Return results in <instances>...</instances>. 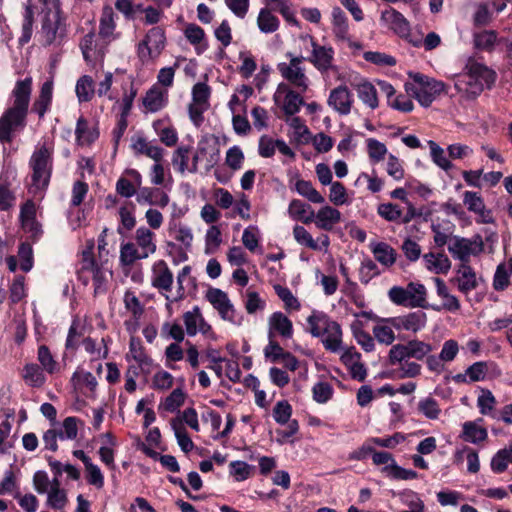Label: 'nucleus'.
Segmentation results:
<instances>
[{
	"label": "nucleus",
	"instance_id": "56",
	"mask_svg": "<svg viewBox=\"0 0 512 512\" xmlns=\"http://www.w3.org/2000/svg\"><path fill=\"white\" fill-rule=\"evenodd\" d=\"M429 146L433 162L445 171L450 170L452 168V164L445 156L444 150L434 141H429Z\"/></svg>",
	"mask_w": 512,
	"mask_h": 512
},
{
	"label": "nucleus",
	"instance_id": "50",
	"mask_svg": "<svg viewBox=\"0 0 512 512\" xmlns=\"http://www.w3.org/2000/svg\"><path fill=\"white\" fill-rule=\"evenodd\" d=\"M382 471L390 478L396 480H411L417 478L418 474L414 470L400 467L396 462L385 466Z\"/></svg>",
	"mask_w": 512,
	"mask_h": 512
},
{
	"label": "nucleus",
	"instance_id": "28",
	"mask_svg": "<svg viewBox=\"0 0 512 512\" xmlns=\"http://www.w3.org/2000/svg\"><path fill=\"white\" fill-rule=\"evenodd\" d=\"M381 19L398 35L402 37L408 35L409 23L398 11L394 9L386 10L382 13Z\"/></svg>",
	"mask_w": 512,
	"mask_h": 512
},
{
	"label": "nucleus",
	"instance_id": "15",
	"mask_svg": "<svg viewBox=\"0 0 512 512\" xmlns=\"http://www.w3.org/2000/svg\"><path fill=\"white\" fill-rule=\"evenodd\" d=\"M107 42L103 37H96L94 33H88L80 42V49L87 63H94L103 59Z\"/></svg>",
	"mask_w": 512,
	"mask_h": 512
},
{
	"label": "nucleus",
	"instance_id": "41",
	"mask_svg": "<svg viewBox=\"0 0 512 512\" xmlns=\"http://www.w3.org/2000/svg\"><path fill=\"white\" fill-rule=\"evenodd\" d=\"M170 424L177 439V443L182 451L186 453L191 451L194 448V444L187 434L184 425L181 424V421L178 419H172Z\"/></svg>",
	"mask_w": 512,
	"mask_h": 512
},
{
	"label": "nucleus",
	"instance_id": "26",
	"mask_svg": "<svg viewBox=\"0 0 512 512\" xmlns=\"http://www.w3.org/2000/svg\"><path fill=\"white\" fill-rule=\"evenodd\" d=\"M391 321L392 317L379 318L377 323L374 325L372 332L378 343L389 346L395 341V327L392 325Z\"/></svg>",
	"mask_w": 512,
	"mask_h": 512
},
{
	"label": "nucleus",
	"instance_id": "47",
	"mask_svg": "<svg viewBox=\"0 0 512 512\" xmlns=\"http://www.w3.org/2000/svg\"><path fill=\"white\" fill-rule=\"evenodd\" d=\"M112 273L108 269L95 267L93 268V286L95 295L103 294L107 291L108 282Z\"/></svg>",
	"mask_w": 512,
	"mask_h": 512
},
{
	"label": "nucleus",
	"instance_id": "8",
	"mask_svg": "<svg viewBox=\"0 0 512 512\" xmlns=\"http://www.w3.org/2000/svg\"><path fill=\"white\" fill-rule=\"evenodd\" d=\"M286 57L289 62H282L277 65V69L281 76L299 92H306L309 87V79L302 66L305 58L303 56H295L287 53Z\"/></svg>",
	"mask_w": 512,
	"mask_h": 512
},
{
	"label": "nucleus",
	"instance_id": "53",
	"mask_svg": "<svg viewBox=\"0 0 512 512\" xmlns=\"http://www.w3.org/2000/svg\"><path fill=\"white\" fill-rule=\"evenodd\" d=\"M293 236L300 245H304L312 250H321L319 243L313 239L311 234L303 226L296 225L293 228Z\"/></svg>",
	"mask_w": 512,
	"mask_h": 512
},
{
	"label": "nucleus",
	"instance_id": "57",
	"mask_svg": "<svg viewBox=\"0 0 512 512\" xmlns=\"http://www.w3.org/2000/svg\"><path fill=\"white\" fill-rule=\"evenodd\" d=\"M75 134L77 140L82 144L91 143L97 137V134L89 129L88 122L83 117H80L77 121Z\"/></svg>",
	"mask_w": 512,
	"mask_h": 512
},
{
	"label": "nucleus",
	"instance_id": "38",
	"mask_svg": "<svg viewBox=\"0 0 512 512\" xmlns=\"http://www.w3.org/2000/svg\"><path fill=\"white\" fill-rule=\"evenodd\" d=\"M53 83L46 81L42 84L38 99L33 104L34 111L43 117L52 100Z\"/></svg>",
	"mask_w": 512,
	"mask_h": 512
},
{
	"label": "nucleus",
	"instance_id": "10",
	"mask_svg": "<svg viewBox=\"0 0 512 512\" xmlns=\"http://www.w3.org/2000/svg\"><path fill=\"white\" fill-rule=\"evenodd\" d=\"M219 156L220 151L217 141L212 136H203L197 144L192 166L189 168V171L195 173L198 163H204L205 168L210 170L217 164Z\"/></svg>",
	"mask_w": 512,
	"mask_h": 512
},
{
	"label": "nucleus",
	"instance_id": "24",
	"mask_svg": "<svg viewBox=\"0 0 512 512\" xmlns=\"http://www.w3.org/2000/svg\"><path fill=\"white\" fill-rule=\"evenodd\" d=\"M314 221L318 228L331 231L336 224L340 223L341 212L336 208L325 205L317 211Z\"/></svg>",
	"mask_w": 512,
	"mask_h": 512
},
{
	"label": "nucleus",
	"instance_id": "9",
	"mask_svg": "<svg viewBox=\"0 0 512 512\" xmlns=\"http://www.w3.org/2000/svg\"><path fill=\"white\" fill-rule=\"evenodd\" d=\"M205 298L218 312L222 320L235 326L242 324L243 315L235 309L226 292L219 288H209Z\"/></svg>",
	"mask_w": 512,
	"mask_h": 512
},
{
	"label": "nucleus",
	"instance_id": "4",
	"mask_svg": "<svg viewBox=\"0 0 512 512\" xmlns=\"http://www.w3.org/2000/svg\"><path fill=\"white\" fill-rule=\"evenodd\" d=\"M307 323L311 335L322 338V343L326 350L338 353L343 349L341 326L327 314L313 311L307 318Z\"/></svg>",
	"mask_w": 512,
	"mask_h": 512
},
{
	"label": "nucleus",
	"instance_id": "2",
	"mask_svg": "<svg viewBox=\"0 0 512 512\" xmlns=\"http://www.w3.org/2000/svg\"><path fill=\"white\" fill-rule=\"evenodd\" d=\"M431 351V344L413 339L392 345L388 352V361L392 366L398 365L395 373L399 379L415 378L421 374L422 367L410 359L423 360Z\"/></svg>",
	"mask_w": 512,
	"mask_h": 512
},
{
	"label": "nucleus",
	"instance_id": "14",
	"mask_svg": "<svg viewBox=\"0 0 512 512\" xmlns=\"http://www.w3.org/2000/svg\"><path fill=\"white\" fill-rule=\"evenodd\" d=\"M142 175L136 169H125L118 178L115 190L117 194L124 198L137 196L138 191L142 188Z\"/></svg>",
	"mask_w": 512,
	"mask_h": 512
},
{
	"label": "nucleus",
	"instance_id": "62",
	"mask_svg": "<svg viewBox=\"0 0 512 512\" xmlns=\"http://www.w3.org/2000/svg\"><path fill=\"white\" fill-rule=\"evenodd\" d=\"M291 414L292 407L285 400L277 402L273 409V417L275 421L281 425L289 422Z\"/></svg>",
	"mask_w": 512,
	"mask_h": 512
},
{
	"label": "nucleus",
	"instance_id": "27",
	"mask_svg": "<svg viewBox=\"0 0 512 512\" xmlns=\"http://www.w3.org/2000/svg\"><path fill=\"white\" fill-rule=\"evenodd\" d=\"M332 31L338 41L349 42L351 40L348 18L339 7L332 10Z\"/></svg>",
	"mask_w": 512,
	"mask_h": 512
},
{
	"label": "nucleus",
	"instance_id": "36",
	"mask_svg": "<svg viewBox=\"0 0 512 512\" xmlns=\"http://www.w3.org/2000/svg\"><path fill=\"white\" fill-rule=\"evenodd\" d=\"M146 258L134 242L121 244L120 262L123 266H132L136 261Z\"/></svg>",
	"mask_w": 512,
	"mask_h": 512
},
{
	"label": "nucleus",
	"instance_id": "5",
	"mask_svg": "<svg viewBox=\"0 0 512 512\" xmlns=\"http://www.w3.org/2000/svg\"><path fill=\"white\" fill-rule=\"evenodd\" d=\"M408 75L411 81L405 83V90L424 107L430 106L445 89V84L442 81L420 73L410 72Z\"/></svg>",
	"mask_w": 512,
	"mask_h": 512
},
{
	"label": "nucleus",
	"instance_id": "25",
	"mask_svg": "<svg viewBox=\"0 0 512 512\" xmlns=\"http://www.w3.org/2000/svg\"><path fill=\"white\" fill-rule=\"evenodd\" d=\"M369 248L375 259L384 267L393 266L397 260V253L394 248L385 242H371Z\"/></svg>",
	"mask_w": 512,
	"mask_h": 512
},
{
	"label": "nucleus",
	"instance_id": "32",
	"mask_svg": "<svg viewBox=\"0 0 512 512\" xmlns=\"http://www.w3.org/2000/svg\"><path fill=\"white\" fill-rule=\"evenodd\" d=\"M480 422L482 419L467 421L463 424L462 438L464 441L478 444L487 438V430L479 424Z\"/></svg>",
	"mask_w": 512,
	"mask_h": 512
},
{
	"label": "nucleus",
	"instance_id": "52",
	"mask_svg": "<svg viewBox=\"0 0 512 512\" xmlns=\"http://www.w3.org/2000/svg\"><path fill=\"white\" fill-rule=\"evenodd\" d=\"M418 410L426 418L431 420L437 419L441 413L438 402L432 397L421 399L418 403Z\"/></svg>",
	"mask_w": 512,
	"mask_h": 512
},
{
	"label": "nucleus",
	"instance_id": "49",
	"mask_svg": "<svg viewBox=\"0 0 512 512\" xmlns=\"http://www.w3.org/2000/svg\"><path fill=\"white\" fill-rule=\"evenodd\" d=\"M23 378L25 382L33 387H40L45 382V376L42 369L36 364H27L24 367Z\"/></svg>",
	"mask_w": 512,
	"mask_h": 512
},
{
	"label": "nucleus",
	"instance_id": "13",
	"mask_svg": "<svg viewBox=\"0 0 512 512\" xmlns=\"http://www.w3.org/2000/svg\"><path fill=\"white\" fill-rule=\"evenodd\" d=\"M64 33L65 28L61 20L60 11L43 15L41 34L45 45L59 42L63 38Z\"/></svg>",
	"mask_w": 512,
	"mask_h": 512
},
{
	"label": "nucleus",
	"instance_id": "34",
	"mask_svg": "<svg viewBox=\"0 0 512 512\" xmlns=\"http://www.w3.org/2000/svg\"><path fill=\"white\" fill-rule=\"evenodd\" d=\"M425 267L434 273H447L451 267L449 258L442 254L427 253L423 256Z\"/></svg>",
	"mask_w": 512,
	"mask_h": 512
},
{
	"label": "nucleus",
	"instance_id": "39",
	"mask_svg": "<svg viewBox=\"0 0 512 512\" xmlns=\"http://www.w3.org/2000/svg\"><path fill=\"white\" fill-rule=\"evenodd\" d=\"M359 99L371 109L378 107L376 88L369 82L364 81L356 86Z\"/></svg>",
	"mask_w": 512,
	"mask_h": 512
},
{
	"label": "nucleus",
	"instance_id": "11",
	"mask_svg": "<svg viewBox=\"0 0 512 512\" xmlns=\"http://www.w3.org/2000/svg\"><path fill=\"white\" fill-rule=\"evenodd\" d=\"M165 33L160 27L151 28L138 45L139 57L143 60L157 58L165 47Z\"/></svg>",
	"mask_w": 512,
	"mask_h": 512
},
{
	"label": "nucleus",
	"instance_id": "23",
	"mask_svg": "<svg viewBox=\"0 0 512 512\" xmlns=\"http://www.w3.org/2000/svg\"><path fill=\"white\" fill-rule=\"evenodd\" d=\"M137 202L140 205L148 204L164 208L169 203V196L167 193L158 188L142 187L137 193Z\"/></svg>",
	"mask_w": 512,
	"mask_h": 512
},
{
	"label": "nucleus",
	"instance_id": "33",
	"mask_svg": "<svg viewBox=\"0 0 512 512\" xmlns=\"http://www.w3.org/2000/svg\"><path fill=\"white\" fill-rule=\"evenodd\" d=\"M167 95V91L154 86L146 93L143 104L148 111L157 112L166 105Z\"/></svg>",
	"mask_w": 512,
	"mask_h": 512
},
{
	"label": "nucleus",
	"instance_id": "21",
	"mask_svg": "<svg viewBox=\"0 0 512 512\" xmlns=\"http://www.w3.org/2000/svg\"><path fill=\"white\" fill-rule=\"evenodd\" d=\"M427 321V316L422 311L411 312L406 315L392 317V325L398 331H410L417 333L422 330Z\"/></svg>",
	"mask_w": 512,
	"mask_h": 512
},
{
	"label": "nucleus",
	"instance_id": "7",
	"mask_svg": "<svg viewBox=\"0 0 512 512\" xmlns=\"http://www.w3.org/2000/svg\"><path fill=\"white\" fill-rule=\"evenodd\" d=\"M53 150L45 145L38 147L31 156L32 186L39 190L47 187L52 170Z\"/></svg>",
	"mask_w": 512,
	"mask_h": 512
},
{
	"label": "nucleus",
	"instance_id": "44",
	"mask_svg": "<svg viewBox=\"0 0 512 512\" xmlns=\"http://www.w3.org/2000/svg\"><path fill=\"white\" fill-rule=\"evenodd\" d=\"M115 13L111 6H105L102 10L99 26V34L101 37L106 38L112 35L115 30Z\"/></svg>",
	"mask_w": 512,
	"mask_h": 512
},
{
	"label": "nucleus",
	"instance_id": "58",
	"mask_svg": "<svg viewBox=\"0 0 512 512\" xmlns=\"http://www.w3.org/2000/svg\"><path fill=\"white\" fill-rule=\"evenodd\" d=\"M363 58L370 63L382 67L393 66L396 64L394 57L378 51H367L363 54Z\"/></svg>",
	"mask_w": 512,
	"mask_h": 512
},
{
	"label": "nucleus",
	"instance_id": "37",
	"mask_svg": "<svg viewBox=\"0 0 512 512\" xmlns=\"http://www.w3.org/2000/svg\"><path fill=\"white\" fill-rule=\"evenodd\" d=\"M279 19L268 8H262L257 17V26L262 33L270 34L278 30Z\"/></svg>",
	"mask_w": 512,
	"mask_h": 512
},
{
	"label": "nucleus",
	"instance_id": "3",
	"mask_svg": "<svg viewBox=\"0 0 512 512\" xmlns=\"http://www.w3.org/2000/svg\"><path fill=\"white\" fill-rule=\"evenodd\" d=\"M496 72L486 65L469 59L463 72L454 76V87L465 100L476 99L496 81Z\"/></svg>",
	"mask_w": 512,
	"mask_h": 512
},
{
	"label": "nucleus",
	"instance_id": "60",
	"mask_svg": "<svg viewBox=\"0 0 512 512\" xmlns=\"http://www.w3.org/2000/svg\"><path fill=\"white\" fill-rule=\"evenodd\" d=\"M47 503L54 509H62L67 503V495L64 489L50 488L47 492Z\"/></svg>",
	"mask_w": 512,
	"mask_h": 512
},
{
	"label": "nucleus",
	"instance_id": "31",
	"mask_svg": "<svg viewBox=\"0 0 512 512\" xmlns=\"http://www.w3.org/2000/svg\"><path fill=\"white\" fill-rule=\"evenodd\" d=\"M288 213L291 218L309 224L314 221L315 212L310 205L299 199H293L288 207Z\"/></svg>",
	"mask_w": 512,
	"mask_h": 512
},
{
	"label": "nucleus",
	"instance_id": "17",
	"mask_svg": "<svg viewBox=\"0 0 512 512\" xmlns=\"http://www.w3.org/2000/svg\"><path fill=\"white\" fill-rule=\"evenodd\" d=\"M183 322L187 335L191 337L198 332L207 335L212 331L211 325L206 322L198 306H194L192 310L183 314Z\"/></svg>",
	"mask_w": 512,
	"mask_h": 512
},
{
	"label": "nucleus",
	"instance_id": "19",
	"mask_svg": "<svg viewBox=\"0 0 512 512\" xmlns=\"http://www.w3.org/2000/svg\"><path fill=\"white\" fill-rule=\"evenodd\" d=\"M281 336L290 339L293 336L292 321L282 312L272 313L268 318V338Z\"/></svg>",
	"mask_w": 512,
	"mask_h": 512
},
{
	"label": "nucleus",
	"instance_id": "55",
	"mask_svg": "<svg viewBox=\"0 0 512 512\" xmlns=\"http://www.w3.org/2000/svg\"><path fill=\"white\" fill-rule=\"evenodd\" d=\"M367 143V151L370 159L373 162H380L384 159L387 154V148L384 143L374 139L369 138L366 140Z\"/></svg>",
	"mask_w": 512,
	"mask_h": 512
},
{
	"label": "nucleus",
	"instance_id": "18",
	"mask_svg": "<svg viewBox=\"0 0 512 512\" xmlns=\"http://www.w3.org/2000/svg\"><path fill=\"white\" fill-rule=\"evenodd\" d=\"M353 95L345 85H340L331 90L328 97V105L340 115H347L351 111Z\"/></svg>",
	"mask_w": 512,
	"mask_h": 512
},
{
	"label": "nucleus",
	"instance_id": "30",
	"mask_svg": "<svg viewBox=\"0 0 512 512\" xmlns=\"http://www.w3.org/2000/svg\"><path fill=\"white\" fill-rule=\"evenodd\" d=\"M155 234L147 227H139L135 232V244L147 258L156 252Z\"/></svg>",
	"mask_w": 512,
	"mask_h": 512
},
{
	"label": "nucleus",
	"instance_id": "43",
	"mask_svg": "<svg viewBox=\"0 0 512 512\" xmlns=\"http://www.w3.org/2000/svg\"><path fill=\"white\" fill-rule=\"evenodd\" d=\"M75 91L79 102L90 101L94 95L93 79L88 75L82 76L76 83Z\"/></svg>",
	"mask_w": 512,
	"mask_h": 512
},
{
	"label": "nucleus",
	"instance_id": "40",
	"mask_svg": "<svg viewBox=\"0 0 512 512\" xmlns=\"http://www.w3.org/2000/svg\"><path fill=\"white\" fill-rule=\"evenodd\" d=\"M295 190L302 197H305L312 203L322 204L325 202L324 197L313 187L310 181L299 179L295 183Z\"/></svg>",
	"mask_w": 512,
	"mask_h": 512
},
{
	"label": "nucleus",
	"instance_id": "29",
	"mask_svg": "<svg viewBox=\"0 0 512 512\" xmlns=\"http://www.w3.org/2000/svg\"><path fill=\"white\" fill-rule=\"evenodd\" d=\"M456 282L458 289L465 294L474 290L478 285L475 272L466 263H461L459 266Z\"/></svg>",
	"mask_w": 512,
	"mask_h": 512
},
{
	"label": "nucleus",
	"instance_id": "1",
	"mask_svg": "<svg viewBox=\"0 0 512 512\" xmlns=\"http://www.w3.org/2000/svg\"><path fill=\"white\" fill-rule=\"evenodd\" d=\"M32 92V79L18 80L11 92L12 105L0 117V142L10 143L14 133L26 125Z\"/></svg>",
	"mask_w": 512,
	"mask_h": 512
},
{
	"label": "nucleus",
	"instance_id": "22",
	"mask_svg": "<svg viewBox=\"0 0 512 512\" xmlns=\"http://www.w3.org/2000/svg\"><path fill=\"white\" fill-rule=\"evenodd\" d=\"M477 247L478 251H480L481 244L477 245L476 242H473L470 239L455 236L451 240L448 246V250L452 254V256L459 259L461 263L467 264L470 256L475 255L477 253Z\"/></svg>",
	"mask_w": 512,
	"mask_h": 512
},
{
	"label": "nucleus",
	"instance_id": "46",
	"mask_svg": "<svg viewBox=\"0 0 512 512\" xmlns=\"http://www.w3.org/2000/svg\"><path fill=\"white\" fill-rule=\"evenodd\" d=\"M85 338L84 327L79 321L74 320L68 331L65 343L66 349L76 350Z\"/></svg>",
	"mask_w": 512,
	"mask_h": 512
},
{
	"label": "nucleus",
	"instance_id": "64",
	"mask_svg": "<svg viewBox=\"0 0 512 512\" xmlns=\"http://www.w3.org/2000/svg\"><path fill=\"white\" fill-rule=\"evenodd\" d=\"M402 503L408 508L407 510L425 511L424 502L414 491H405L400 495Z\"/></svg>",
	"mask_w": 512,
	"mask_h": 512
},
{
	"label": "nucleus",
	"instance_id": "48",
	"mask_svg": "<svg viewBox=\"0 0 512 512\" xmlns=\"http://www.w3.org/2000/svg\"><path fill=\"white\" fill-rule=\"evenodd\" d=\"M274 291L277 296L283 301L284 308L287 311H298L301 307L298 299L293 295L291 290L282 285H274Z\"/></svg>",
	"mask_w": 512,
	"mask_h": 512
},
{
	"label": "nucleus",
	"instance_id": "6",
	"mask_svg": "<svg viewBox=\"0 0 512 512\" xmlns=\"http://www.w3.org/2000/svg\"><path fill=\"white\" fill-rule=\"evenodd\" d=\"M426 296V287L417 282H410L406 287L393 286L388 291L393 304L407 308H426Z\"/></svg>",
	"mask_w": 512,
	"mask_h": 512
},
{
	"label": "nucleus",
	"instance_id": "54",
	"mask_svg": "<svg viewBox=\"0 0 512 512\" xmlns=\"http://www.w3.org/2000/svg\"><path fill=\"white\" fill-rule=\"evenodd\" d=\"M512 462V447L503 449L496 453L491 460V469L496 473L506 470L508 463Z\"/></svg>",
	"mask_w": 512,
	"mask_h": 512
},
{
	"label": "nucleus",
	"instance_id": "51",
	"mask_svg": "<svg viewBox=\"0 0 512 512\" xmlns=\"http://www.w3.org/2000/svg\"><path fill=\"white\" fill-rule=\"evenodd\" d=\"M377 213L386 221L401 223L402 209L397 204H380L377 208Z\"/></svg>",
	"mask_w": 512,
	"mask_h": 512
},
{
	"label": "nucleus",
	"instance_id": "35",
	"mask_svg": "<svg viewBox=\"0 0 512 512\" xmlns=\"http://www.w3.org/2000/svg\"><path fill=\"white\" fill-rule=\"evenodd\" d=\"M463 202L469 211L479 214L484 222H490L489 213L485 209L484 201L476 192L466 191Z\"/></svg>",
	"mask_w": 512,
	"mask_h": 512
},
{
	"label": "nucleus",
	"instance_id": "20",
	"mask_svg": "<svg viewBox=\"0 0 512 512\" xmlns=\"http://www.w3.org/2000/svg\"><path fill=\"white\" fill-rule=\"evenodd\" d=\"M151 283L160 291L170 292L174 276L168 264L164 260L156 261L152 266Z\"/></svg>",
	"mask_w": 512,
	"mask_h": 512
},
{
	"label": "nucleus",
	"instance_id": "61",
	"mask_svg": "<svg viewBox=\"0 0 512 512\" xmlns=\"http://www.w3.org/2000/svg\"><path fill=\"white\" fill-rule=\"evenodd\" d=\"M38 361L45 371L52 374L57 368V363L54 360L50 350L47 346L41 345L38 348Z\"/></svg>",
	"mask_w": 512,
	"mask_h": 512
},
{
	"label": "nucleus",
	"instance_id": "63",
	"mask_svg": "<svg viewBox=\"0 0 512 512\" xmlns=\"http://www.w3.org/2000/svg\"><path fill=\"white\" fill-rule=\"evenodd\" d=\"M185 394L182 389H174L169 396L166 397L162 406L164 410L174 412L184 403Z\"/></svg>",
	"mask_w": 512,
	"mask_h": 512
},
{
	"label": "nucleus",
	"instance_id": "45",
	"mask_svg": "<svg viewBox=\"0 0 512 512\" xmlns=\"http://www.w3.org/2000/svg\"><path fill=\"white\" fill-rule=\"evenodd\" d=\"M381 271L377 264L370 258H364L359 268V280L362 284H368L373 278L379 276Z\"/></svg>",
	"mask_w": 512,
	"mask_h": 512
},
{
	"label": "nucleus",
	"instance_id": "12",
	"mask_svg": "<svg viewBox=\"0 0 512 512\" xmlns=\"http://www.w3.org/2000/svg\"><path fill=\"white\" fill-rule=\"evenodd\" d=\"M300 93L299 91L297 92L291 89L288 84L280 83L274 94V101L276 103H282V109L286 115L293 116L299 112L301 106L304 104Z\"/></svg>",
	"mask_w": 512,
	"mask_h": 512
},
{
	"label": "nucleus",
	"instance_id": "42",
	"mask_svg": "<svg viewBox=\"0 0 512 512\" xmlns=\"http://www.w3.org/2000/svg\"><path fill=\"white\" fill-rule=\"evenodd\" d=\"M497 41V33L493 30H484L474 34V45L480 50L491 52Z\"/></svg>",
	"mask_w": 512,
	"mask_h": 512
},
{
	"label": "nucleus",
	"instance_id": "16",
	"mask_svg": "<svg viewBox=\"0 0 512 512\" xmlns=\"http://www.w3.org/2000/svg\"><path fill=\"white\" fill-rule=\"evenodd\" d=\"M312 53L308 61L321 73L333 68L334 50L332 47L321 46L311 38Z\"/></svg>",
	"mask_w": 512,
	"mask_h": 512
},
{
	"label": "nucleus",
	"instance_id": "59",
	"mask_svg": "<svg viewBox=\"0 0 512 512\" xmlns=\"http://www.w3.org/2000/svg\"><path fill=\"white\" fill-rule=\"evenodd\" d=\"M174 377L167 371L160 370L152 378V388L155 390H168L172 387Z\"/></svg>",
	"mask_w": 512,
	"mask_h": 512
}]
</instances>
